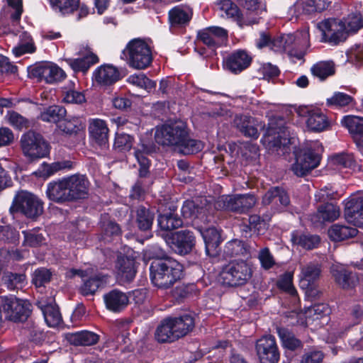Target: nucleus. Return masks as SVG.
Returning <instances> with one entry per match:
<instances>
[{
  "label": "nucleus",
  "mask_w": 363,
  "mask_h": 363,
  "mask_svg": "<svg viewBox=\"0 0 363 363\" xmlns=\"http://www.w3.org/2000/svg\"><path fill=\"white\" fill-rule=\"evenodd\" d=\"M24 333L28 336L30 341L38 345L44 340V334L40 328L33 322L27 323L24 328Z\"/></svg>",
  "instance_id": "bf43d9fd"
},
{
  "label": "nucleus",
  "mask_w": 363,
  "mask_h": 363,
  "mask_svg": "<svg viewBox=\"0 0 363 363\" xmlns=\"http://www.w3.org/2000/svg\"><path fill=\"white\" fill-rule=\"evenodd\" d=\"M82 128V120L76 116L60 120L57 124L58 130L68 135L76 134Z\"/></svg>",
  "instance_id": "37998d69"
},
{
  "label": "nucleus",
  "mask_w": 363,
  "mask_h": 363,
  "mask_svg": "<svg viewBox=\"0 0 363 363\" xmlns=\"http://www.w3.org/2000/svg\"><path fill=\"white\" fill-rule=\"evenodd\" d=\"M251 277V265L243 260L230 262L220 274L223 284L230 286L243 285Z\"/></svg>",
  "instance_id": "1a4fd4ad"
},
{
  "label": "nucleus",
  "mask_w": 363,
  "mask_h": 363,
  "mask_svg": "<svg viewBox=\"0 0 363 363\" xmlns=\"http://www.w3.org/2000/svg\"><path fill=\"white\" fill-rule=\"evenodd\" d=\"M341 123L352 134L357 145L363 147V117L345 116L342 118Z\"/></svg>",
  "instance_id": "bb28decb"
},
{
  "label": "nucleus",
  "mask_w": 363,
  "mask_h": 363,
  "mask_svg": "<svg viewBox=\"0 0 363 363\" xmlns=\"http://www.w3.org/2000/svg\"><path fill=\"white\" fill-rule=\"evenodd\" d=\"M224 251L229 256L242 255L247 257L250 255L248 247L242 241L237 239L228 242Z\"/></svg>",
  "instance_id": "8fccbe9b"
},
{
  "label": "nucleus",
  "mask_w": 363,
  "mask_h": 363,
  "mask_svg": "<svg viewBox=\"0 0 363 363\" xmlns=\"http://www.w3.org/2000/svg\"><path fill=\"white\" fill-rule=\"evenodd\" d=\"M116 269L118 279L123 283L131 281L136 274L135 260L127 257L118 259Z\"/></svg>",
  "instance_id": "473e14b6"
},
{
  "label": "nucleus",
  "mask_w": 363,
  "mask_h": 363,
  "mask_svg": "<svg viewBox=\"0 0 363 363\" xmlns=\"http://www.w3.org/2000/svg\"><path fill=\"white\" fill-rule=\"evenodd\" d=\"M206 201V199H202L186 201L181 210L182 216L191 220L203 219L207 211Z\"/></svg>",
  "instance_id": "393cba45"
},
{
  "label": "nucleus",
  "mask_w": 363,
  "mask_h": 363,
  "mask_svg": "<svg viewBox=\"0 0 363 363\" xmlns=\"http://www.w3.org/2000/svg\"><path fill=\"white\" fill-rule=\"evenodd\" d=\"M363 27V18L360 13H352L344 21L328 19L319 23V28L325 36L335 43L344 40L347 33H355Z\"/></svg>",
  "instance_id": "7ed1b4c3"
},
{
  "label": "nucleus",
  "mask_w": 363,
  "mask_h": 363,
  "mask_svg": "<svg viewBox=\"0 0 363 363\" xmlns=\"http://www.w3.org/2000/svg\"><path fill=\"white\" fill-rule=\"evenodd\" d=\"M261 141L269 151L279 152L291 143V138L287 128L283 126L282 120L277 123L271 121Z\"/></svg>",
  "instance_id": "0eeeda50"
},
{
  "label": "nucleus",
  "mask_w": 363,
  "mask_h": 363,
  "mask_svg": "<svg viewBox=\"0 0 363 363\" xmlns=\"http://www.w3.org/2000/svg\"><path fill=\"white\" fill-rule=\"evenodd\" d=\"M340 208L333 203L320 206L317 213L311 217V221L315 225H321L325 222H331L340 216Z\"/></svg>",
  "instance_id": "7c9ffc66"
},
{
  "label": "nucleus",
  "mask_w": 363,
  "mask_h": 363,
  "mask_svg": "<svg viewBox=\"0 0 363 363\" xmlns=\"http://www.w3.org/2000/svg\"><path fill=\"white\" fill-rule=\"evenodd\" d=\"M298 4L302 6L306 12L311 13L325 10L329 3L328 0H299Z\"/></svg>",
  "instance_id": "052dcab7"
},
{
  "label": "nucleus",
  "mask_w": 363,
  "mask_h": 363,
  "mask_svg": "<svg viewBox=\"0 0 363 363\" xmlns=\"http://www.w3.org/2000/svg\"><path fill=\"white\" fill-rule=\"evenodd\" d=\"M121 76L118 69L111 65H101L93 72V81L101 86H109L118 80Z\"/></svg>",
  "instance_id": "5701e85b"
},
{
  "label": "nucleus",
  "mask_w": 363,
  "mask_h": 363,
  "mask_svg": "<svg viewBox=\"0 0 363 363\" xmlns=\"http://www.w3.org/2000/svg\"><path fill=\"white\" fill-rule=\"evenodd\" d=\"M66 109L60 106H51L41 112L40 118L45 122L57 123L66 116Z\"/></svg>",
  "instance_id": "a18cd8bd"
},
{
  "label": "nucleus",
  "mask_w": 363,
  "mask_h": 363,
  "mask_svg": "<svg viewBox=\"0 0 363 363\" xmlns=\"http://www.w3.org/2000/svg\"><path fill=\"white\" fill-rule=\"evenodd\" d=\"M233 124L245 136L253 139L259 137V130L264 127L257 119L245 115L236 116Z\"/></svg>",
  "instance_id": "412c9836"
},
{
  "label": "nucleus",
  "mask_w": 363,
  "mask_h": 363,
  "mask_svg": "<svg viewBox=\"0 0 363 363\" xmlns=\"http://www.w3.org/2000/svg\"><path fill=\"white\" fill-rule=\"evenodd\" d=\"M291 241L294 245L300 246L306 250H311L318 246L320 238L317 235H298L297 233H293L291 235Z\"/></svg>",
  "instance_id": "de8ad7c7"
},
{
  "label": "nucleus",
  "mask_w": 363,
  "mask_h": 363,
  "mask_svg": "<svg viewBox=\"0 0 363 363\" xmlns=\"http://www.w3.org/2000/svg\"><path fill=\"white\" fill-rule=\"evenodd\" d=\"M346 220L357 227L363 226V193L352 195L345 208Z\"/></svg>",
  "instance_id": "dca6fc26"
},
{
  "label": "nucleus",
  "mask_w": 363,
  "mask_h": 363,
  "mask_svg": "<svg viewBox=\"0 0 363 363\" xmlns=\"http://www.w3.org/2000/svg\"><path fill=\"white\" fill-rule=\"evenodd\" d=\"M277 330L284 347L290 350H295L302 347L301 342L288 329L277 328Z\"/></svg>",
  "instance_id": "c03bdc74"
},
{
  "label": "nucleus",
  "mask_w": 363,
  "mask_h": 363,
  "mask_svg": "<svg viewBox=\"0 0 363 363\" xmlns=\"http://www.w3.org/2000/svg\"><path fill=\"white\" fill-rule=\"evenodd\" d=\"M79 0H50V4L53 10L62 14L72 13L79 6Z\"/></svg>",
  "instance_id": "3c124183"
},
{
  "label": "nucleus",
  "mask_w": 363,
  "mask_h": 363,
  "mask_svg": "<svg viewBox=\"0 0 363 363\" xmlns=\"http://www.w3.org/2000/svg\"><path fill=\"white\" fill-rule=\"evenodd\" d=\"M330 308L325 303H317L306 310V318L307 321L318 320L326 316L330 313Z\"/></svg>",
  "instance_id": "5fc2aeb1"
},
{
  "label": "nucleus",
  "mask_w": 363,
  "mask_h": 363,
  "mask_svg": "<svg viewBox=\"0 0 363 363\" xmlns=\"http://www.w3.org/2000/svg\"><path fill=\"white\" fill-rule=\"evenodd\" d=\"M195 242V238L192 232L189 230H181L173 235V250L180 255L189 253Z\"/></svg>",
  "instance_id": "a878e982"
},
{
  "label": "nucleus",
  "mask_w": 363,
  "mask_h": 363,
  "mask_svg": "<svg viewBox=\"0 0 363 363\" xmlns=\"http://www.w3.org/2000/svg\"><path fill=\"white\" fill-rule=\"evenodd\" d=\"M89 133L92 138L101 146H105L108 143V128L104 121L101 119H93L89 127Z\"/></svg>",
  "instance_id": "f704fd0d"
},
{
  "label": "nucleus",
  "mask_w": 363,
  "mask_h": 363,
  "mask_svg": "<svg viewBox=\"0 0 363 363\" xmlns=\"http://www.w3.org/2000/svg\"><path fill=\"white\" fill-rule=\"evenodd\" d=\"M218 5L222 17L235 18L239 16L238 6L230 0H221Z\"/></svg>",
  "instance_id": "680f3d73"
},
{
  "label": "nucleus",
  "mask_w": 363,
  "mask_h": 363,
  "mask_svg": "<svg viewBox=\"0 0 363 363\" xmlns=\"http://www.w3.org/2000/svg\"><path fill=\"white\" fill-rule=\"evenodd\" d=\"M262 203L264 206L286 207L290 203V199L287 192L283 188L274 186L264 194Z\"/></svg>",
  "instance_id": "cd10ccee"
},
{
  "label": "nucleus",
  "mask_w": 363,
  "mask_h": 363,
  "mask_svg": "<svg viewBox=\"0 0 363 363\" xmlns=\"http://www.w3.org/2000/svg\"><path fill=\"white\" fill-rule=\"evenodd\" d=\"M257 352L260 361L277 363L279 359V352L275 337L271 335L263 336L256 345Z\"/></svg>",
  "instance_id": "f3484780"
},
{
  "label": "nucleus",
  "mask_w": 363,
  "mask_h": 363,
  "mask_svg": "<svg viewBox=\"0 0 363 363\" xmlns=\"http://www.w3.org/2000/svg\"><path fill=\"white\" fill-rule=\"evenodd\" d=\"M320 161L318 153L314 152L311 148L301 151L296 157V162L291 166V170L298 177H303L316 168Z\"/></svg>",
  "instance_id": "ddd939ff"
},
{
  "label": "nucleus",
  "mask_w": 363,
  "mask_h": 363,
  "mask_svg": "<svg viewBox=\"0 0 363 363\" xmlns=\"http://www.w3.org/2000/svg\"><path fill=\"white\" fill-rule=\"evenodd\" d=\"M79 276L82 278L90 277L84 280V284L81 286V293L83 296L94 295L99 288L103 286L107 282V277L100 273L91 275L90 270L72 269L67 276L72 277Z\"/></svg>",
  "instance_id": "4468645a"
},
{
  "label": "nucleus",
  "mask_w": 363,
  "mask_h": 363,
  "mask_svg": "<svg viewBox=\"0 0 363 363\" xmlns=\"http://www.w3.org/2000/svg\"><path fill=\"white\" fill-rule=\"evenodd\" d=\"M182 266L168 257L155 259L150 267L152 283L160 289H167L180 279Z\"/></svg>",
  "instance_id": "f257e3e1"
},
{
  "label": "nucleus",
  "mask_w": 363,
  "mask_h": 363,
  "mask_svg": "<svg viewBox=\"0 0 363 363\" xmlns=\"http://www.w3.org/2000/svg\"><path fill=\"white\" fill-rule=\"evenodd\" d=\"M36 305L41 310L48 326L56 327L60 324L62 316L52 298L48 299L45 297H41L38 300Z\"/></svg>",
  "instance_id": "4be33fe9"
},
{
  "label": "nucleus",
  "mask_w": 363,
  "mask_h": 363,
  "mask_svg": "<svg viewBox=\"0 0 363 363\" xmlns=\"http://www.w3.org/2000/svg\"><path fill=\"white\" fill-rule=\"evenodd\" d=\"M150 152V147L144 144L135 150L134 155L140 165L139 174L141 177H145L149 173L150 161L147 155Z\"/></svg>",
  "instance_id": "a19ab883"
},
{
  "label": "nucleus",
  "mask_w": 363,
  "mask_h": 363,
  "mask_svg": "<svg viewBox=\"0 0 363 363\" xmlns=\"http://www.w3.org/2000/svg\"><path fill=\"white\" fill-rule=\"evenodd\" d=\"M330 164L337 169L350 168L354 164V160L351 155L340 154L330 158Z\"/></svg>",
  "instance_id": "e2e57ef3"
},
{
  "label": "nucleus",
  "mask_w": 363,
  "mask_h": 363,
  "mask_svg": "<svg viewBox=\"0 0 363 363\" xmlns=\"http://www.w3.org/2000/svg\"><path fill=\"white\" fill-rule=\"evenodd\" d=\"M106 308L113 312H120L123 310L129 303L128 296L118 290L114 289L104 296Z\"/></svg>",
  "instance_id": "2f4dec72"
},
{
  "label": "nucleus",
  "mask_w": 363,
  "mask_h": 363,
  "mask_svg": "<svg viewBox=\"0 0 363 363\" xmlns=\"http://www.w3.org/2000/svg\"><path fill=\"white\" fill-rule=\"evenodd\" d=\"M352 101L353 99L350 95L342 92H336L332 97L327 99V104L328 105L344 107L350 104Z\"/></svg>",
  "instance_id": "774afa93"
},
{
  "label": "nucleus",
  "mask_w": 363,
  "mask_h": 363,
  "mask_svg": "<svg viewBox=\"0 0 363 363\" xmlns=\"http://www.w3.org/2000/svg\"><path fill=\"white\" fill-rule=\"evenodd\" d=\"M198 39L211 49H216L225 44L228 31L219 26H211L198 32Z\"/></svg>",
  "instance_id": "2eb2a0df"
},
{
  "label": "nucleus",
  "mask_w": 363,
  "mask_h": 363,
  "mask_svg": "<svg viewBox=\"0 0 363 363\" xmlns=\"http://www.w3.org/2000/svg\"><path fill=\"white\" fill-rule=\"evenodd\" d=\"M26 280V276L23 274H13L6 272L3 277V281L9 289H19L23 286Z\"/></svg>",
  "instance_id": "13d9d810"
},
{
  "label": "nucleus",
  "mask_w": 363,
  "mask_h": 363,
  "mask_svg": "<svg viewBox=\"0 0 363 363\" xmlns=\"http://www.w3.org/2000/svg\"><path fill=\"white\" fill-rule=\"evenodd\" d=\"M128 83L143 88L148 92L152 91L156 86V82L148 79L144 74H135L128 77Z\"/></svg>",
  "instance_id": "6e6d98bb"
},
{
  "label": "nucleus",
  "mask_w": 363,
  "mask_h": 363,
  "mask_svg": "<svg viewBox=\"0 0 363 363\" xmlns=\"http://www.w3.org/2000/svg\"><path fill=\"white\" fill-rule=\"evenodd\" d=\"M157 222L160 228L167 231L172 230L182 225V220L172 213L160 216Z\"/></svg>",
  "instance_id": "864d4df0"
},
{
  "label": "nucleus",
  "mask_w": 363,
  "mask_h": 363,
  "mask_svg": "<svg viewBox=\"0 0 363 363\" xmlns=\"http://www.w3.org/2000/svg\"><path fill=\"white\" fill-rule=\"evenodd\" d=\"M5 118L11 126L18 130L27 128L30 125L26 118L13 111H8Z\"/></svg>",
  "instance_id": "4d7b16f0"
},
{
  "label": "nucleus",
  "mask_w": 363,
  "mask_h": 363,
  "mask_svg": "<svg viewBox=\"0 0 363 363\" xmlns=\"http://www.w3.org/2000/svg\"><path fill=\"white\" fill-rule=\"evenodd\" d=\"M203 147V143L199 140L191 139L188 131H186V136L184 141L179 144L177 149L184 155H190L201 151Z\"/></svg>",
  "instance_id": "603ef678"
},
{
  "label": "nucleus",
  "mask_w": 363,
  "mask_h": 363,
  "mask_svg": "<svg viewBox=\"0 0 363 363\" xmlns=\"http://www.w3.org/2000/svg\"><path fill=\"white\" fill-rule=\"evenodd\" d=\"M70 201L83 199L89 194V182L82 174H73L65 177Z\"/></svg>",
  "instance_id": "a211bd4d"
},
{
  "label": "nucleus",
  "mask_w": 363,
  "mask_h": 363,
  "mask_svg": "<svg viewBox=\"0 0 363 363\" xmlns=\"http://www.w3.org/2000/svg\"><path fill=\"white\" fill-rule=\"evenodd\" d=\"M20 143L23 155L30 160L45 157L50 153L48 143L40 134L34 131L23 134Z\"/></svg>",
  "instance_id": "6e6552de"
},
{
  "label": "nucleus",
  "mask_w": 363,
  "mask_h": 363,
  "mask_svg": "<svg viewBox=\"0 0 363 363\" xmlns=\"http://www.w3.org/2000/svg\"><path fill=\"white\" fill-rule=\"evenodd\" d=\"M30 77L48 84L59 82L66 77L65 72L58 66L50 62L36 64L29 69Z\"/></svg>",
  "instance_id": "9b49d317"
},
{
  "label": "nucleus",
  "mask_w": 363,
  "mask_h": 363,
  "mask_svg": "<svg viewBox=\"0 0 363 363\" xmlns=\"http://www.w3.org/2000/svg\"><path fill=\"white\" fill-rule=\"evenodd\" d=\"M203 238L206 252L208 255L213 256L220 243V235L215 228H209L201 232Z\"/></svg>",
  "instance_id": "58836bf2"
},
{
  "label": "nucleus",
  "mask_w": 363,
  "mask_h": 363,
  "mask_svg": "<svg viewBox=\"0 0 363 363\" xmlns=\"http://www.w3.org/2000/svg\"><path fill=\"white\" fill-rule=\"evenodd\" d=\"M299 283L301 286H307L309 283H315L321 273L320 265L315 262L300 264Z\"/></svg>",
  "instance_id": "72a5a7b5"
},
{
  "label": "nucleus",
  "mask_w": 363,
  "mask_h": 363,
  "mask_svg": "<svg viewBox=\"0 0 363 363\" xmlns=\"http://www.w3.org/2000/svg\"><path fill=\"white\" fill-rule=\"evenodd\" d=\"M123 53L128 56V65L136 69L147 68L152 60L150 45L145 40L140 38L130 40Z\"/></svg>",
  "instance_id": "39448f33"
},
{
  "label": "nucleus",
  "mask_w": 363,
  "mask_h": 363,
  "mask_svg": "<svg viewBox=\"0 0 363 363\" xmlns=\"http://www.w3.org/2000/svg\"><path fill=\"white\" fill-rule=\"evenodd\" d=\"M66 338L67 341L77 346H90L95 345L99 340V336L90 331L83 330L74 333H69Z\"/></svg>",
  "instance_id": "e433bc0d"
},
{
  "label": "nucleus",
  "mask_w": 363,
  "mask_h": 363,
  "mask_svg": "<svg viewBox=\"0 0 363 363\" xmlns=\"http://www.w3.org/2000/svg\"><path fill=\"white\" fill-rule=\"evenodd\" d=\"M357 232L354 228L335 224L329 228L328 235L334 241H341L355 236Z\"/></svg>",
  "instance_id": "ea45409f"
},
{
  "label": "nucleus",
  "mask_w": 363,
  "mask_h": 363,
  "mask_svg": "<svg viewBox=\"0 0 363 363\" xmlns=\"http://www.w3.org/2000/svg\"><path fill=\"white\" fill-rule=\"evenodd\" d=\"M223 208L228 211L244 213L253 207L256 199L252 194L228 196L222 199Z\"/></svg>",
  "instance_id": "6ab92c4d"
},
{
  "label": "nucleus",
  "mask_w": 363,
  "mask_h": 363,
  "mask_svg": "<svg viewBox=\"0 0 363 363\" xmlns=\"http://www.w3.org/2000/svg\"><path fill=\"white\" fill-rule=\"evenodd\" d=\"M308 113V118L306 121L307 127L313 132H322L325 130L330 125L327 116L318 111H309L306 108H301L298 113L303 116V113Z\"/></svg>",
  "instance_id": "c85d7f7f"
},
{
  "label": "nucleus",
  "mask_w": 363,
  "mask_h": 363,
  "mask_svg": "<svg viewBox=\"0 0 363 363\" xmlns=\"http://www.w3.org/2000/svg\"><path fill=\"white\" fill-rule=\"evenodd\" d=\"M35 50V47L33 39L26 33L21 35L19 43L12 48V52L16 57H20L26 53H33Z\"/></svg>",
  "instance_id": "49530a36"
},
{
  "label": "nucleus",
  "mask_w": 363,
  "mask_h": 363,
  "mask_svg": "<svg viewBox=\"0 0 363 363\" xmlns=\"http://www.w3.org/2000/svg\"><path fill=\"white\" fill-rule=\"evenodd\" d=\"M186 125L182 121L167 123L157 127L155 139L158 144L177 148L186 136Z\"/></svg>",
  "instance_id": "423d86ee"
},
{
  "label": "nucleus",
  "mask_w": 363,
  "mask_h": 363,
  "mask_svg": "<svg viewBox=\"0 0 363 363\" xmlns=\"http://www.w3.org/2000/svg\"><path fill=\"white\" fill-rule=\"evenodd\" d=\"M46 194L48 199L57 203L70 201L65 177L47 186Z\"/></svg>",
  "instance_id": "c756f323"
},
{
  "label": "nucleus",
  "mask_w": 363,
  "mask_h": 363,
  "mask_svg": "<svg viewBox=\"0 0 363 363\" xmlns=\"http://www.w3.org/2000/svg\"><path fill=\"white\" fill-rule=\"evenodd\" d=\"M251 62V57L243 50H237L225 57L223 66L225 69L237 74L246 69Z\"/></svg>",
  "instance_id": "b1692460"
},
{
  "label": "nucleus",
  "mask_w": 363,
  "mask_h": 363,
  "mask_svg": "<svg viewBox=\"0 0 363 363\" xmlns=\"http://www.w3.org/2000/svg\"><path fill=\"white\" fill-rule=\"evenodd\" d=\"M17 210L26 216L34 218L43 213V203L33 194L28 191L18 192L13 201Z\"/></svg>",
  "instance_id": "f8f14e48"
},
{
  "label": "nucleus",
  "mask_w": 363,
  "mask_h": 363,
  "mask_svg": "<svg viewBox=\"0 0 363 363\" xmlns=\"http://www.w3.org/2000/svg\"><path fill=\"white\" fill-rule=\"evenodd\" d=\"M51 272L45 268L37 269L33 274V283L37 287H40L50 281Z\"/></svg>",
  "instance_id": "0e129e2a"
},
{
  "label": "nucleus",
  "mask_w": 363,
  "mask_h": 363,
  "mask_svg": "<svg viewBox=\"0 0 363 363\" xmlns=\"http://www.w3.org/2000/svg\"><path fill=\"white\" fill-rule=\"evenodd\" d=\"M133 138L126 133H116L114 147L119 150H129L131 149L133 144Z\"/></svg>",
  "instance_id": "69168bd1"
},
{
  "label": "nucleus",
  "mask_w": 363,
  "mask_h": 363,
  "mask_svg": "<svg viewBox=\"0 0 363 363\" xmlns=\"http://www.w3.org/2000/svg\"><path fill=\"white\" fill-rule=\"evenodd\" d=\"M194 325V319L189 315L166 318L156 328L155 339L161 343L174 342L188 334Z\"/></svg>",
  "instance_id": "f03ea898"
},
{
  "label": "nucleus",
  "mask_w": 363,
  "mask_h": 363,
  "mask_svg": "<svg viewBox=\"0 0 363 363\" xmlns=\"http://www.w3.org/2000/svg\"><path fill=\"white\" fill-rule=\"evenodd\" d=\"M333 274L336 283L344 289H352L358 283L357 275L345 269H334Z\"/></svg>",
  "instance_id": "4c0bfd02"
},
{
  "label": "nucleus",
  "mask_w": 363,
  "mask_h": 363,
  "mask_svg": "<svg viewBox=\"0 0 363 363\" xmlns=\"http://www.w3.org/2000/svg\"><path fill=\"white\" fill-rule=\"evenodd\" d=\"M154 214L144 206H140L136 210L135 223L139 230L147 231L152 227Z\"/></svg>",
  "instance_id": "79ce46f5"
},
{
  "label": "nucleus",
  "mask_w": 363,
  "mask_h": 363,
  "mask_svg": "<svg viewBox=\"0 0 363 363\" xmlns=\"http://www.w3.org/2000/svg\"><path fill=\"white\" fill-rule=\"evenodd\" d=\"M1 307L7 317L14 322L26 320L32 311L29 301L14 296L2 297Z\"/></svg>",
  "instance_id": "9d476101"
},
{
  "label": "nucleus",
  "mask_w": 363,
  "mask_h": 363,
  "mask_svg": "<svg viewBox=\"0 0 363 363\" xmlns=\"http://www.w3.org/2000/svg\"><path fill=\"white\" fill-rule=\"evenodd\" d=\"M311 71L313 76L324 80L335 74V65L332 61H321L313 65Z\"/></svg>",
  "instance_id": "09e8293b"
},
{
  "label": "nucleus",
  "mask_w": 363,
  "mask_h": 363,
  "mask_svg": "<svg viewBox=\"0 0 363 363\" xmlns=\"http://www.w3.org/2000/svg\"><path fill=\"white\" fill-rule=\"evenodd\" d=\"M308 45L309 33L304 30L296 34H284L273 38L270 49L277 52H288L289 55L301 60L305 54L303 50Z\"/></svg>",
  "instance_id": "20e7f679"
},
{
  "label": "nucleus",
  "mask_w": 363,
  "mask_h": 363,
  "mask_svg": "<svg viewBox=\"0 0 363 363\" xmlns=\"http://www.w3.org/2000/svg\"><path fill=\"white\" fill-rule=\"evenodd\" d=\"M192 17V11L188 6H176L169 12V19L172 27L186 26Z\"/></svg>",
  "instance_id": "c9c22d12"
},
{
  "label": "nucleus",
  "mask_w": 363,
  "mask_h": 363,
  "mask_svg": "<svg viewBox=\"0 0 363 363\" xmlns=\"http://www.w3.org/2000/svg\"><path fill=\"white\" fill-rule=\"evenodd\" d=\"M24 235V244L30 247H38L45 240L43 235L38 231H23Z\"/></svg>",
  "instance_id": "338daca9"
},
{
  "label": "nucleus",
  "mask_w": 363,
  "mask_h": 363,
  "mask_svg": "<svg viewBox=\"0 0 363 363\" xmlns=\"http://www.w3.org/2000/svg\"><path fill=\"white\" fill-rule=\"evenodd\" d=\"M79 57L67 58V63L74 72H86L91 66L99 62V58L89 47L79 50Z\"/></svg>",
  "instance_id": "aec40b11"
}]
</instances>
